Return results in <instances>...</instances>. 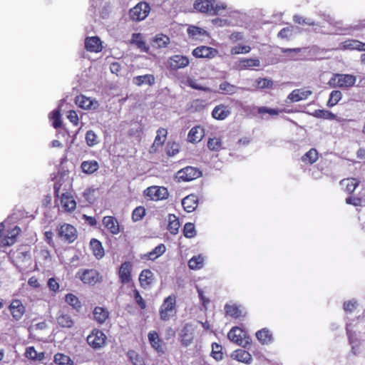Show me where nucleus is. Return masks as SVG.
Wrapping results in <instances>:
<instances>
[{"label":"nucleus","instance_id":"ea45409f","mask_svg":"<svg viewBox=\"0 0 365 365\" xmlns=\"http://www.w3.org/2000/svg\"><path fill=\"white\" fill-rule=\"evenodd\" d=\"M302 161L307 165H312L318 160V152L315 148H311L302 156Z\"/></svg>","mask_w":365,"mask_h":365},{"label":"nucleus","instance_id":"e433bc0d","mask_svg":"<svg viewBox=\"0 0 365 365\" xmlns=\"http://www.w3.org/2000/svg\"><path fill=\"white\" fill-rule=\"evenodd\" d=\"M359 184V182L356 178L343 179L340 181V185L341 186H344L345 190L349 194H351L354 192Z\"/></svg>","mask_w":365,"mask_h":365},{"label":"nucleus","instance_id":"774afa93","mask_svg":"<svg viewBox=\"0 0 365 365\" xmlns=\"http://www.w3.org/2000/svg\"><path fill=\"white\" fill-rule=\"evenodd\" d=\"M293 26L283 28L279 31L277 36L281 38H290L293 35Z\"/></svg>","mask_w":365,"mask_h":365},{"label":"nucleus","instance_id":"37998d69","mask_svg":"<svg viewBox=\"0 0 365 365\" xmlns=\"http://www.w3.org/2000/svg\"><path fill=\"white\" fill-rule=\"evenodd\" d=\"M170 43V38L163 34L157 35L153 41V46L157 48H165Z\"/></svg>","mask_w":365,"mask_h":365},{"label":"nucleus","instance_id":"2eb2a0df","mask_svg":"<svg viewBox=\"0 0 365 365\" xmlns=\"http://www.w3.org/2000/svg\"><path fill=\"white\" fill-rule=\"evenodd\" d=\"M169 67L172 70H178L188 66L189 59L185 56L174 55L168 61Z\"/></svg>","mask_w":365,"mask_h":365},{"label":"nucleus","instance_id":"4d7b16f0","mask_svg":"<svg viewBox=\"0 0 365 365\" xmlns=\"http://www.w3.org/2000/svg\"><path fill=\"white\" fill-rule=\"evenodd\" d=\"M187 86L193 89L202 91L205 92H210L211 89L207 86L202 85L195 79H188Z\"/></svg>","mask_w":365,"mask_h":365},{"label":"nucleus","instance_id":"5fc2aeb1","mask_svg":"<svg viewBox=\"0 0 365 365\" xmlns=\"http://www.w3.org/2000/svg\"><path fill=\"white\" fill-rule=\"evenodd\" d=\"M58 237L62 241L68 240V224L64 223L56 230Z\"/></svg>","mask_w":365,"mask_h":365},{"label":"nucleus","instance_id":"0e129e2a","mask_svg":"<svg viewBox=\"0 0 365 365\" xmlns=\"http://www.w3.org/2000/svg\"><path fill=\"white\" fill-rule=\"evenodd\" d=\"M221 145L222 142L220 138H210L207 142V147L212 151H218L220 149Z\"/></svg>","mask_w":365,"mask_h":365},{"label":"nucleus","instance_id":"4468645a","mask_svg":"<svg viewBox=\"0 0 365 365\" xmlns=\"http://www.w3.org/2000/svg\"><path fill=\"white\" fill-rule=\"evenodd\" d=\"M338 49L341 51L357 50L359 51H365V43L356 39H347L339 44Z\"/></svg>","mask_w":365,"mask_h":365},{"label":"nucleus","instance_id":"e2e57ef3","mask_svg":"<svg viewBox=\"0 0 365 365\" xmlns=\"http://www.w3.org/2000/svg\"><path fill=\"white\" fill-rule=\"evenodd\" d=\"M145 215V209L139 206L134 209L132 213V219L134 222L139 221L143 219Z\"/></svg>","mask_w":365,"mask_h":365},{"label":"nucleus","instance_id":"79ce46f5","mask_svg":"<svg viewBox=\"0 0 365 365\" xmlns=\"http://www.w3.org/2000/svg\"><path fill=\"white\" fill-rule=\"evenodd\" d=\"M187 31L188 36L193 39H197L200 37L204 36L207 34V31L203 29L192 25L187 28Z\"/></svg>","mask_w":365,"mask_h":365},{"label":"nucleus","instance_id":"3c124183","mask_svg":"<svg viewBox=\"0 0 365 365\" xmlns=\"http://www.w3.org/2000/svg\"><path fill=\"white\" fill-rule=\"evenodd\" d=\"M68 309L66 307L59 311L57 317V322L63 327H68Z\"/></svg>","mask_w":365,"mask_h":365},{"label":"nucleus","instance_id":"cd10ccee","mask_svg":"<svg viewBox=\"0 0 365 365\" xmlns=\"http://www.w3.org/2000/svg\"><path fill=\"white\" fill-rule=\"evenodd\" d=\"M231 357L233 359L247 364H251L252 361L251 354L248 351L242 349L234 351L231 354Z\"/></svg>","mask_w":365,"mask_h":365},{"label":"nucleus","instance_id":"7ed1b4c3","mask_svg":"<svg viewBox=\"0 0 365 365\" xmlns=\"http://www.w3.org/2000/svg\"><path fill=\"white\" fill-rule=\"evenodd\" d=\"M176 305V297L171 294L165 298L160 308V317L163 321H168L173 315Z\"/></svg>","mask_w":365,"mask_h":365},{"label":"nucleus","instance_id":"bf43d9fd","mask_svg":"<svg viewBox=\"0 0 365 365\" xmlns=\"http://www.w3.org/2000/svg\"><path fill=\"white\" fill-rule=\"evenodd\" d=\"M222 346L217 343H212L211 356L217 361L222 359Z\"/></svg>","mask_w":365,"mask_h":365},{"label":"nucleus","instance_id":"58836bf2","mask_svg":"<svg viewBox=\"0 0 365 365\" xmlns=\"http://www.w3.org/2000/svg\"><path fill=\"white\" fill-rule=\"evenodd\" d=\"M81 168L84 173L90 175L95 173L99 168V165L96 160H88L83 161L81 163Z\"/></svg>","mask_w":365,"mask_h":365},{"label":"nucleus","instance_id":"f3484780","mask_svg":"<svg viewBox=\"0 0 365 365\" xmlns=\"http://www.w3.org/2000/svg\"><path fill=\"white\" fill-rule=\"evenodd\" d=\"M9 309L12 315L13 319L15 321L20 320L25 313V307L19 299L12 300Z\"/></svg>","mask_w":365,"mask_h":365},{"label":"nucleus","instance_id":"864d4df0","mask_svg":"<svg viewBox=\"0 0 365 365\" xmlns=\"http://www.w3.org/2000/svg\"><path fill=\"white\" fill-rule=\"evenodd\" d=\"M293 21L298 24L301 25H309V26H319V23L316 22L311 18H304L299 15H294L293 16Z\"/></svg>","mask_w":365,"mask_h":365},{"label":"nucleus","instance_id":"a18cd8bd","mask_svg":"<svg viewBox=\"0 0 365 365\" xmlns=\"http://www.w3.org/2000/svg\"><path fill=\"white\" fill-rule=\"evenodd\" d=\"M346 331L349 344L351 346V353L355 355L358 351L357 339L354 337V333L350 330L349 324H346Z\"/></svg>","mask_w":365,"mask_h":365},{"label":"nucleus","instance_id":"c03bdc74","mask_svg":"<svg viewBox=\"0 0 365 365\" xmlns=\"http://www.w3.org/2000/svg\"><path fill=\"white\" fill-rule=\"evenodd\" d=\"M240 66L243 69H248L252 67H259L260 61L258 58H243L240 60Z\"/></svg>","mask_w":365,"mask_h":365},{"label":"nucleus","instance_id":"dca6fc26","mask_svg":"<svg viewBox=\"0 0 365 365\" xmlns=\"http://www.w3.org/2000/svg\"><path fill=\"white\" fill-rule=\"evenodd\" d=\"M132 264L130 262H123L118 270V277L120 283L128 284L131 280Z\"/></svg>","mask_w":365,"mask_h":365},{"label":"nucleus","instance_id":"f704fd0d","mask_svg":"<svg viewBox=\"0 0 365 365\" xmlns=\"http://www.w3.org/2000/svg\"><path fill=\"white\" fill-rule=\"evenodd\" d=\"M20 232L21 229L18 226H15L11 230L9 231L7 235L1 241L3 245H12L15 242L16 237Z\"/></svg>","mask_w":365,"mask_h":365},{"label":"nucleus","instance_id":"7c9ffc66","mask_svg":"<svg viewBox=\"0 0 365 365\" xmlns=\"http://www.w3.org/2000/svg\"><path fill=\"white\" fill-rule=\"evenodd\" d=\"M257 339L263 345H267L273 341V336L270 331L266 328L259 330L255 334Z\"/></svg>","mask_w":365,"mask_h":365},{"label":"nucleus","instance_id":"9d476101","mask_svg":"<svg viewBox=\"0 0 365 365\" xmlns=\"http://www.w3.org/2000/svg\"><path fill=\"white\" fill-rule=\"evenodd\" d=\"M330 26L332 27L334 30L333 31H331V33L336 34H342L351 31V29L359 30L363 27H365V20H362L359 22V24L351 26L347 24H344L341 21H337L334 19Z\"/></svg>","mask_w":365,"mask_h":365},{"label":"nucleus","instance_id":"1a4fd4ad","mask_svg":"<svg viewBox=\"0 0 365 365\" xmlns=\"http://www.w3.org/2000/svg\"><path fill=\"white\" fill-rule=\"evenodd\" d=\"M67 184L56 182L54 184V192L57 198H59L61 208L66 211H68V192L66 191Z\"/></svg>","mask_w":365,"mask_h":365},{"label":"nucleus","instance_id":"20e7f679","mask_svg":"<svg viewBox=\"0 0 365 365\" xmlns=\"http://www.w3.org/2000/svg\"><path fill=\"white\" fill-rule=\"evenodd\" d=\"M150 11V5L147 2L140 1L129 10V16L133 21H140L148 16Z\"/></svg>","mask_w":365,"mask_h":365},{"label":"nucleus","instance_id":"13d9d810","mask_svg":"<svg viewBox=\"0 0 365 365\" xmlns=\"http://www.w3.org/2000/svg\"><path fill=\"white\" fill-rule=\"evenodd\" d=\"M284 110H279L277 108H272L267 106H260L257 108V112L260 114L267 113L271 116L278 115Z\"/></svg>","mask_w":365,"mask_h":365},{"label":"nucleus","instance_id":"c9c22d12","mask_svg":"<svg viewBox=\"0 0 365 365\" xmlns=\"http://www.w3.org/2000/svg\"><path fill=\"white\" fill-rule=\"evenodd\" d=\"M153 279V273L150 269H143L139 275L140 285L145 288L152 283Z\"/></svg>","mask_w":365,"mask_h":365},{"label":"nucleus","instance_id":"0eeeda50","mask_svg":"<svg viewBox=\"0 0 365 365\" xmlns=\"http://www.w3.org/2000/svg\"><path fill=\"white\" fill-rule=\"evenodd\" d=\"M202 173L196 168L187 166L180 170L176 174L178 182H189L200 178Z\"/></svg>","mask_w":365,"mask_h":365},{"label":"nucleus","instance_id":"a211bd4d","mask_svg":"<svg viewBox=\"0 0 365 365\" xmlns=\"http://www.w3.org/2000/svg\"><path fill=\"white\" fill-rule=\"evenodd\" d=\"M192 53L195 58H212L217 55V51L212 47L201 46L195 48Z\"/></svg>","mask_w":365,"mask_h":365},{"label":"nucleus","instance_id":"72a5a7b5","mask_svg":"<svg viewBox=\"0 0 365 365\" xmlns=\"http://www.w3.org/2000/svg\"><path fill=\"white\" fill-rule=\"evenodd\" d=\"M205 257L200 254L192 257L188 261V267L190 269H200L204 266Z\"/></svg>","mask_w":365,"mask_h":365},{"label":"nucleus","instance_id":"69168bd1","mask_svg":"<svg viewBox=\"0 0 365 365\" xmlns=\"http://www.w3.org/2000/svg\"><path fill=\"white\" fill-rule=\"evenodd\" d=\"M257 86L258 88L264 89V88H270L273 86V82L270 79L264 78H257L256 80Z\"/></svg>","mask_w":365,"mask_h":365},{"label":"nucleus","instance_id":"49530a36","mask_svg":"<svg viewBox=\"0 0 365 365\" xmlns=\"http://www.w3.org/2000/svg\"><path fill=\"white\" fill-rule=\"evenodd\" d=\"M312 115L317 118H323L327 120H334L336 118V115L331 111L321 109L315 110L312 113Z\"/></svg>","mask_w":365,"mask_h":365},{"label":"nucleus","instance_id":"de8ad7c7","mask_svg":"<svg viewBox=\"0 0 365 365\" xmlns=\"http://www.w3.org/2000/svg\"><path fill=\"white\" fill-rule=\"evenodd\" d=\"M225 311L227 315L233 318H238L241 316L242 312L236 304H225Z\"/></svg>","mask_w":365,"mask_h":365},{"label":"nucleus","instance_id":"a878e982","mask_svg":"<svg viewBox=\"0 0 365 365\" xmlns=\"http://www.w3.org/2000/svg\"><path fill=\"white\" fill-rule=\"evenodd\" d=\"M155 83V78L153 74H145L133 77V83L137 86L147 85L152 86Z\"/></svg>","mask_w":365,"mask_h":365},{"label":"nucleus","instance_id":"680f3d73","mask_svg":"<svg viewBox=\"0 0 365 365\" xmlns=\"http://www.w3.org/2000/svg\"><path fill=\"white\" fill-rule=\"evenodd\" d=\"M219 88L225 93L231 95L236 92L237 86L232 85L227 81H224L220 84Z\"/></svg>","mask_w":365,"mask_h":365},{"label":"nucleus","instance_id":"bb28decb","mask_svg":"<svg viewBox=\"0 0 365 365\" xmlns=\"http://www.w3.org/2000/svg\"><path fill=\"white\" fill-rule=\"evenodd\" d=\"M230 108L223 104L218 105L212 111V116L218 120H225L230 114Z\"/></svg>","mask_w":365,"mask_h":365},{"label":"nucleus","instance_id":"052dcab7","mask_svg":"<svg viewBox=\"0 0 365 365\" xmlns=\"http://www.w3.org/2000/svg\"><path fill=\"white\" fill-rule=\"evenodd\" d=\"M251 51V47L250 46L241 45L238 44L232 47L230 50V53L232 55H237L241 53H248Z\"/></svg>","mask_w":365,"mask_h":365},{"label":"nucleus","instance_id":"09e8293b","mask_svg":"<svg viewBox=\"0 0 365 365\" xmlns=\"http://www.w3.org/2000/svg\"><path fill=\"white\" fill-rule=\"evenodd\" d=\"M168 132L167 130L163 128H160L157 130V135L155 138L153 146H161L165 141Z\"/></svg>","mask_w":365,"mask_h":365},{"label":"nucleus","instance_id":"338daca9","mask_svg":"<svg viewBox=\"0 0 365 365\" xmlns=\"http://www.w3.org/2000/svg\"><path fill=\"white\" fill-rule=\"evenodd\" d=\"M86 141L89 147H92L98 143L97 135L93 130H90L87 131L86 134Z\"/></svg>","mask_w":365,"mask_h":365},{"label":"nucleus","instance_id":"aec40b11","mask_svg":"<svg viewBox=\"0 0 365 365\" xmlns=\"http://www.w3.org/2000/svg\"><path fill=\"white\" fill-rule=\"evenodd\" d=\"M312 91L305 88H297L293 90L288 96L287 98L292 102H299L308 98L312 94Z\"/></svg>","mask_w":365,"mask_h":365},{"label":"nucleus","instance_id":"a19ab883","mask_svg":"<svg viewBox=\"0 0 365 365\" xmlns=\"http://www.w3.org/2000/svg\"><path fill=\"white\" fill-rule=\"evenodd\" d=\"M180 227V222L178 218L173 214L168 215V230L172 235H176Z\"/></svg>","mask_w":365,"mask_h":365},{"label":"nucleus","instance_id":"f257e3e1","mask_svg":"<svg viewBox=\"0 0 365 365\" xmlns=\"http://www.w3.org/2000/svg\"><path fill=\"white\" fill-rule=\"evenodd\" d=\"M193 6L195 10L210 15L218 14L227 9L225 3L216 0H195Z\"/></svg>","mask_w":365,"mask_h":365},{"label":"nucleus","instance_id":"c85d7f7f","mask_svg":"<svg viewBox=\"0 0 365 365\" xmlns=\"http://www.w3.org/2000/svg\"><path fill=\"white\" fill-rule=\"evenodd\" d=\"M130 43L135 45L143 52L147 53L150 48L140 33H133L132 34Z\"/></svg>","mask_w":365,"mask_h":365},{"label":"nucleus","instance_id":"473e14b6","mask_svg":"<svg viewBox=\"0 0 365 365\" xmlns=\"http://www.w3.org/2000/svg\"><path fill=\"white\" fill-rule=\"evenodd\" d=\"M90 247L93 255L97 259H99L103 257L105 252L102 243L99 240L94 238L91 239L90 242Z\"/></svg>","mask_w":365,"mask_h":365},{"label":"nucleus","instance_id":"6e6552de","mask_svg":"<svg viewBox=\"0 0 365 365\" xmlns=\"http://www.w3.org/2000/svg\"><path fill=\"white\" fill-rule=\"evenodd\" d=\"M144 194L150 200L155 201L165 200L169 196L168 189L165 187L159 186H150L148 187L144 191Z\"/></svg>","mask_w":365,"mask_h":365},{"label":"nucleus","instance_id":"4c0bfd02","mask_svg":"<svg viewBox=\"0 0 365 365\" xmlns=\"http://www.w3.org/2000/svg\"><path fill=\"white\" fill-rule=\"evenodd\" d=\"M166 251V247L164 244L161 243L156 246L153 250L149 252L145 257L148 259L154 261L161 255H163Z\"/></svg>","mask_w":365,"mask_h":365},{"label":"nucleus","instance_id":"c756f323","mask_svg":"<svg viewBox=\"0 0 365 365\" xmlns=\"http://www.w3.org/2000/svg\"><path fill=\"white\" fill-rule=\"evenodd\" d=\"M148 338L151 346L158 353H164L162 346V340L159 337V334L155 331H150L148 334Z\"/></svg>","mask_w":365,"mask_h":365},{"label":"nucleus","instance_id":"f8f14e48","mask_svg":"<svg viewBox=\"0 0 365 365\" xmlns=\"http://www.w3.org/2000/svg\"><path fill=\"white\" fill-rule=\"evenodd\" d=\"M179 339L184 347L191 345L194 339V329L191 324H186L183 326L180 331Z\"/></svg>","mask_w":365,"mask_h":365},{"label":"nucleus","instance_id":"b1692460","mask_svg":"<svg viewBox=\"0 0 365 365\" xmlns=\"http://www.w3.org/2000/svg\"><path fill=\"white\" fill-rule=\"evenodd\" d=\"M103 224L107 230L113 235H118L120 232V226L115 217L106 216L103 219Z\"/></svg>","mask_w":365,"mask_h":365},{"label":"nucleus","instance_id":"6ab92c4d","mask_svg":"<svg viewBox=\"0 0 365 365\" xmlns=\"http://www.w3.org/2000/svg\"><path fill=\"white\" fill-rule=\"evenodd\" d=\"M103 42L101 38L97 36L87 37L85 39V48L88 51L98 53L103 49Z\"/></svg>","mask_w":365,"mask_h":365},{"label":"nucleus","instance_id":"6e6d98bb","mask_svg":"<svg viewBox=\"0 0 365 365\" xmlns=\"http://www.w3.org/2000/svg\"><path fill=\"white\" fill-rule=\"evenodd\" d=\"M183 235L187 238H192L196 235L195 225L192 222H186L183 227Z\"/></svg>","mask_w":365,"mask_h":365},{"label":"nucleus","instance_id":"2f4dec72","mask_svg":"<svg viewBox=\"0 0 365 365\" xmlns=\"http://www.w3.org/2000/svg\"><path fill=\"white\" fill-rule=\"evenodd\" d=\"M93 314L95 321L100 324L105 323L109 317L108 311L106 308L101 307H96L93 312Z\"/></svg>","mask_w":365,"mask_h":365},{"label":"nucleus","instance_id":"5701e85b","mask_svg":"<svg viewBox=\"0 0 365 365\" xmlns=\"http://www.w3.org/2000/svg\"><path fill=\"white\" fill-rule=\"evenodd\" d=\"M198 205V198L194 194H190L182 200V205L187 212L195 211Z\"/></svg>","mask_w":365,"mask_h":365},{"label":"nucleus","instance_id":"393cba45","mask_svg":"<svg viewBox=\"0 0 365 365\" xmlns=\"http://www.w3.org/2000/svg\"><path fill=\"white\" fill-rule=\"evenodd\" d=\"M205 135L204 129L200 126H194L187 134V140L192 143H199Z\"/></svg>","mask_w":365,"mask_h":365},{"label":"nucleus","instance_id":"412c9836","mask_svg":"<svg viewBox=\"0 0 365 365\" xmlns=\"http://www.w3.org/2000/svg\"><path fill=\"white\" fill-rule=\"evenodd\" d=\"M64 101V99L62 100L61 103L58 105V108L51 111L48 114L49 122L51 123L52 126L56 129L60 128L62 124L61 111Z\"/></svg>","mask_w":365,"mask_h":365},{"label":"nucleus","instance_id":"4be33fe9","mask_svg":"<svg viewBox=\"0 0 365 365\" xmlns=\"http://www.w3.org/2000/svg\"><path fill=\"white\" fill-rule=\"evenodd\" d=\"M75 103L78 107L83 109H96L98 106L96 101L83 95L76 97Z\"/></svg>","mask_w":365,"mask_h":365},{"label":"nucleus","instance_id":"8fccbe9b","mask_svg":"<svg viewBox=\"0 0 365 365\" xmlns=\"http://www.w3.org/2000/svg\"><path fill=\"white\" fill-rule=\"evenodd\" d=\"M26 358L32 360H42L44 358L43 352L38 353L34 346L27 347L25 352Z\"/></svg>","mask_w":365,"mask_h":365},{"label":"nucleus","instance_id":"9b49d317","mask_svg":"<svg viewBox=\"0 0 365 365\" xmlns=\"http://www.w3.org/2000/svg\"><path fill=\"white\" fill-rule=\"evenodd\" d=\"M108 3L105 0H90V11L95 16L106 18L108 14Z\"/></svg>","mask_w":365,"mask_h":365},{"label":"nucleus","instance_id":"423d86ee","mask_svg":"<svg viewBox=\"0 0 365 365\" xmlns=\"http://www.w3.org/2000/svg\"><path fill=\"white\" fill-rule=\"evenodd\" d=\"M228 339L242 347L250 344V338L246 337V333L240 327H232L227 334Z\"/></svg>","mask_w":365,"mask_h":365},{"label":"nucleus","instance_id":"f03ea898","mask_svg":"<svg viewBox=\"0 0 365 365\" xmlns=\"http://www.w3.org/2000/svg\"><path fill=\"white\" fill-rule=\"evenodd\" d=\"M356 81L355 76L351 74H334L329 81V85L332 88H349L353 86Z\"/></svg>","mask_w":365,"mask_h":365},{"label":"nucleus","instance_id":"ddd939ff","mask_svg":"<svg viewBox=\"0 0 365 365\" xmlns=\"http://www.w3.org/2000/svg\"><path fill=\"white\" fill-rule=\"evenodd\" d=\"M98 272L95 269L79 270L76 277L81 279L84 284H94L98 282Z\"/></svg>","mask_w":365,"mask_h":365},{"label":"nucleus","instance_id":"39448f33","mask_svg":"<svg viewBox=\"0 0 365 365\" xmlns=\"http://www.w3.org/2000/svg\"><path fill=\"white\" fill-rule=\"evenodd\" d=\"M106 339V334L101 330L93 329L86 340L91 347L97 350L104 346Z\"/></svg>","mask_w":365,"mask_h":365},{"label":"nucleus","instance_id":"603ef678","mask_svg":"<svg viewBox=\"0 0 365 365\" xmlns=\"http://www.w3.org/2000/svg\"><path fill=\"white\" fill-rule=\"evenodd\" d=\"M342 98V93L340 91H332L329 95V98L327 101V106L331 108L334 106Z\"/></svg>","mask_w":365,"mask_h":365}]
</instances>
